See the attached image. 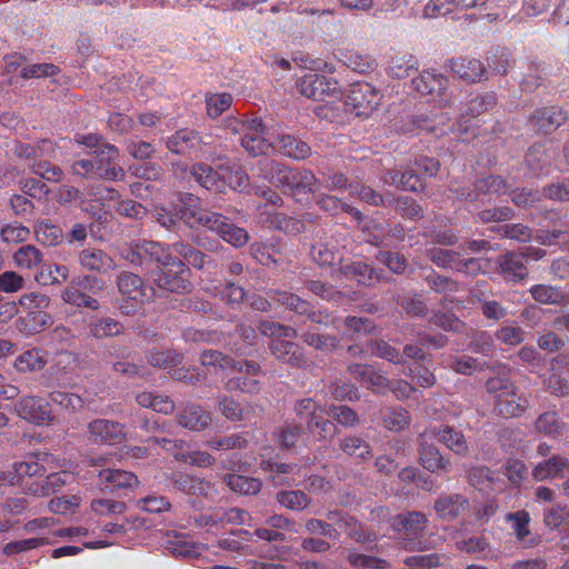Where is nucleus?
Segmentation results:
<instances>
[{"label": "nucleus", "mask_w": 569, "mask_h": 569, "mask_svg": "<svg viewBox=\"0 0 569 569\" xmlns=\"http://www.w3.org/2000/svg\"><path fill=\"white\" fill-rule=\"evenodd\" d=\"M303 284L309 292L325 301L341 303L346 299V293L338 290L331 283L323 282L321 280L307 279Z\"/></svg>", "instance_id": "37998d69"}, {"label": "nucleus", "mask_w": 569, "mask_h": 569, "mask_svg": "<svg viewBox=\"0 0 569 569\" xmlns=\"http://www.w3.org/2000/svg\"><path fill=\"white\" fill-rule=\"evenodd\" d=\"M531 297L539 303L561 305L565 301V295L556 287L547 284H535L529 290Z\"/></svg>", "instance_id": "e2e57ef3"}, {"label": "nucleus", "mask_w": 569, "mask_h": 569, "mask_svg": "<svg viewBox=\"0 0 569 569\" xmlns=\"http://www.w3.org/2000/svg\"><path fill=\"white\" fill-rule=\"evenodd\" d=\"M340 273L346 278L356 279L359 284L371 286L370 273L373 272V267L365 261H352L340 267Z\"/></svg>", "instance_id": "864d4df0"}, {"label": "nucleus", "mask_w": 569, "mask_h": 569, "mask_svg": "<svg viewBox=\"0 0 569 569\" xmlns=\"http://www.w3.org/2000/svg\"><path fill=\"white\" fill-rule=\"evenodd\" d=\"M535 428L539 433L558 438L562 435L565 423L559 419L557 412L546 411L538 416L535 421Z\"/></svg>", "instance_id": "3c124183"}, {"label": "nucleus", "mask_w": 569, "mask_h": 569, "mask_svg": "<svg viewBox=\"0 0 569 569\" xmlns=\"http://www.w3.org/2000/svg\"><path fill=\"white\" fill-rule=\"evenodd\" d=\"M246 432H237L223 437H212L207 441L208 447L214 450L243 449L248 446Z\"/></svg>", "instance_id": "bf43d9fd"}, {"label": "nucleus", "mask_w": 569, "mask_h": 569, "mask_svg": "<svg viewBox=\"0 0 569 569\" xmlns=\"http://www.w3.org/2000/svg\"><path fill=\"white\" fill-rule=\"evenodd\" d=\"M204 146L206 142L200 132L190 128L177 130L166 141V147L170 152L194 159L200 157Z\"/></svg>", "instance_id": "f8f14e48"}, {"label": "nucleus", "mask_w": 569, "mask_h": 569, "mask_svg": "<svg viewBox=\"0 0 569 569\" xmlns=\"http://www.w3.org/2000/svg\"><path fill=\"white\" fill-rule=\"evenodd\" d=\"M546 81V68L537 61H530L520 86L523 91L532 92L539 87L543 86Z\"/></svg>", "instance_id": "603ef678"}, {"label": "nucleus", "mask_w": 569, "mask_h": 569, "mask_svg": "<svg viewBox=\"0 0 569 569\" xmlns=\"http://www.w3.org/2000/svg\"><path fill=\"white\" fill-rule=\"evenodd\" d=\"M117 287L121 296L136 301H151L154 298V289L146 286L136 273L121 271L117 276Z\"/></svg>", "instance_id": "6ab92c4d"}, {"label": "nucleus", "mask_w": 569, "mask_h": 569, "mask_svg": "<svg viewBox=\"0 0 569 569\" xmlns=\"http://www.w3.org/2000/svg\"><path fill=\"white\" fill-rule=\"evenodd\" d=\"M518 387L515 386L511 391L505 392V395L493 402L495 412L503 418L520 417L529 407V399L519 395Z\"/></svg>", "instance_id": "5701e85b"}, {"label": "nucleus", "mask_w": 569, "mask_h": 569, "mask_svg": "<svg viewBox=\"0 0 569 569\" xmlns=\"http://www.w3.org/2000/svg\"><path fill=\"white\" fill-rule=\"evenodd\" d=\"M319 190V178L308 169H293L288 193L297 196L300 193L316 192Z\"/></svg>", "instance_id": "4c0bfd02"}, {"label": "nucleus", "mask_w": 569, "mask_h": 569, "mask_svg": "<svg viewBox=\"0 0 569 569\" xmlns=\"http://www.w3.org/2000/svg\"><path fill=\"white\" fill-rule=\"evenodd\" d=\"M340 450L350 458L363 462L372 457L370 443L359 436H346L339 440Z\"/></svg>", "instance_id": "c9c22d12"}, {"label": "nucleus", "mask_w": 569, "mask_h": 569, "mask_svg": "<svg viewBox=\"0 0 569 569\" xmlns=\"http://www.w3.org/2000/svg\"><path fill=\"white\" fill-rule=\"evenodd\" d=\"M418 69V62L412 56L392 57L389 66L388 73L392 78L403 79L410 76L411 71Z\"/></svg>", "instance_id": "0e129e2a"}, {"label": "nucleus", "mask_w": 569, "mask_h": 569, "mask_svg": "<svg viewBox=\"0 0 569 569\" xmlns=\"http://www.w3.org/2000/svg\"><path fill=\"white\" fill-rule=\"evenodd\" d=\"M328 519L336 521L339 527L348 533V536L357 542H372L376 536L372 532L363 530L362 525L352 516L335 510L329 511L327 515Z\"/></svg>", "instance_id": "7c9ffc66"}, {"label": "nucleus", "mask_w": 569, "mask_h": 569, "mask_svg": "<svg viewBox=\"0 0 569 569\" xmlns=\"http://www.w3.org/2000/svg\"><path fill=\"white\" fill-rule=\"evenodd\" d=\"M349 192L352 197H357L359 200L373 206V207H387V196L379 193L371 187L352 182L349 186Z\"/></svg>", "instance_id": "5fc2aeb1"}, {"label": "nucleus", "mask_w": 569, "mask_h": 569, "mask_svg": "<svg viewBox=\"0 0 569 569\" xmlns=\"http://www.w3.org/2000/svg\"><path fill=\"white\" fill-rule=\"evenodd\" d=\"M501 238L517 240L519 242H528L532 239L531 229L523 223H506L490 228Z\"/></svg>", "instance_id": "13d9d810"}, {"label": "nucleus", "mask_w": 569, "mask_h": 569, "mask_svg": "<svg viewBox=\"0 0 569 569\" xmlns=\"http://www.w3.org/2000/svg\"><path fill=\"white\" fill-rule=\"evenodd\" d=\"M415 91L421 94H437L445 97L449 86L448 78L440 73L423 71L411 81Z\"/></svg>", "instance_id": "2f4dec72"}, {"label": "nucleus", "mask_w": 569, "mask_h": 569, "mask_svg": "<svg viewBox=\"0 0 569 569\" xmlns=\"http://www.w3.org/2000/svg\"><path fill=\"white\" fill-rule=\"evenodd\" d=\"M14 411L21 419L37 426L50 425L54 419L50 402L38 396L21 397L14 403Z\"/></svg>", "instance_id": "9b49d317"}, {"label": "nucleus", "mask_w": 569, "mask_h": 569, "mask_svg": "<svg viewBox=\"0 0 569 569\" xmlns=\"http://www.w3.org/2000/svg\"><path fill=\"white\" fill-rule=\"evenodd\" d=\"M468 482L479 491L492 490L495 473L486 466H473L468 470Z\"/></svg>", "instance_id": "4d7b16f0"}, {"label": "nucleus", "mask_w": 569, "mask_h": 569, "mask_svg": "<svg viewBox=\"0 0 569 569\" xmlns=\"http://www.w3.org/2000/svg\"><path fill=\"white\" fill-rule=\"evenodd\" d=\"M12 483H17L28 491L30 482H36L46 473V468L39 462L38 456H28L24 460L14 462L12 466Z\"/></svg>", "instance_id": "4be33fe9"}, {"label": "nucleus", "mask_w": 569, "mask_h": 569, "mask_svg": "<svg viewBox=\"0 0 569 569\" xmlns=\"http://www.w3.org/2000/svg\"><path fill=\"white\" fill-rule=\"evenodd\" d=\"M34 232L37 240L47 247L57 246L63 239L62 229L51 223L49 220L39 222L36 226Z\"/></svg>", "instance_id": "6e6d98bb"}, {"label": "nucleus", "mask_w": 569, "mask_h": 569, "mask_svg": "<svg viewBox=\"0 0 569 569\" xmlns=\"http://www.w3.org/2000/svg\"><path fill=\"white\" fill-rule=\"evenodd\" d=\"M298 92L315 101L325 100L327 97L339 99L341 88L335 79L323 74L308 73L297 82Z\"/></svg>", "instance_id": "9d476101"}, {"label": "nucleus", "mask_w": 569, "mask_h": 569, "mask_svg": "<svg viewBox=\"0 0 569 569\" xmlns=\"http://www.w3.org/2000/svg\"><path fill=\"white\" fill-rule=\"evenodd\" d=\"M69 278V268L64 264H42L34 274V280L42 284H56Z\"/></svg>", "instance_id": "8fccbe9b"}, {"label": "nucleus", "mask_w": 569, "mask_h": 569, "mask_svg": "<svg viewBox=\"0 0 569 569\" xmlns=\"http://www.w3.org/2000/svg\"><path fill=\"white\" fill-rule=\"evenodd\" d=\"M497 103V96L493 92L476 93L467 101L461 117L477 118L492 111Z\"/></svg>", "instance_id": "e433bc0d"}, {"label": "nucleus", "mask_w": 569, "mask_h": 569, "mask_svg": "<svg viewBox=\"0 0 569 569\" xmlns=\"http://www.w3.org/2000/svg\"><path fill=\"white\" fill-rule=\"evenodd\" d=\"M191 176L202 188L217 193L224 192L223 166L213 169L202 162L194 163L191 168Z\"/></svg>", "instance_id": "cd10ccee"}, {"label": "nucleus", "mask_w": 569, "mask_h": 569, "mask_svg": "<svg viewBox=\"0 0 569 569\" xmlns=\"http://www.w3.org/2000/svg\"><path fill=\"white\" fill-rule=\"evenodd\" d=\"M199 226L216 232L221 239L236 248L247 244L250 238L246 229L233 224L226 216L206 209L197 219L196 227Z\"/></svg>", "instance_id": "20e7f679"}, {"label": "nucleus", "mask_w": 569, "mask_h": 569, "mask_svg": "<svg viewBox=\"0 0 569 569\" xmlns=\"http://www.w3.org/2000/svg\"><path fill=\"white\" fill-rule=\"evenodd\" d=\"M305 427L301 422L286 420L273 432V440L281 450L295 449L305 436Z\"/></svg>", "instance_id": "c85d7f7f"}, {"label": "nucleus", "mask_w": 569, "mask_h": 569, "mask_svg": "<svg viewBox=\"0 0 569 569\" xmlns=\"http://www.w3.org/2000/svg\"><path fill=\"white\" fill-rule=\"evenodd\" d=\"M310 257L320 268H331L341 262L337 248L323 242L311 246Z\"/></svg>", "instance_id": "de8ad7c7"}, {"label": "nucleus", "mask_w": 569, "mask_h": 569, "mask_svg": "<svg viewBox=\"0 0 569 569\" xmlns=\"http://www.w3.org/2000/svg\"><path fill=\"white\" fill-rule=\"evenodd\" d=\"M170 253V250L159 242L139 240L124 249L122 256L134 266L148 268L151 263L161 264Z\"/></svg>", "instance_id": "6e6552de"}, {"label": "nucleus", "mask_w": 569, "mask_h": 569, "mask_svg": "<svg viewBox=\"0 0 569 569\" xmlns=\"http://www.w3.org/2000/svg\"><path fill=\"white\" fill-rule=\"evenodd\" d=\"M170 249L176 254H179L188 264L192 266L196 269H203L209 266L212 259L194 248L192 244L183 241L173 242L170 246Z\"/></svg>", "instance_id": "58836bf2"}, {"label": "nucleus", "mask_w": 569, "mask_h": 569, "mask_svg": "<svg viewBox=\"0 0 569 569\" xmlns=\"http://www.w3.org/2000/svg\"><path fill=\"white\" fill-rule=\"evenodd\" d=\"M272 147L295 160H303L311 154L310 146L292 134H279Z\"/></svg>", "instance_id": "473e14b6"}, {"label": "nucleus", "mask_w": 569, "mask_h": 569, "mask_svg": "<svg viewBox=\"0 0 569 569\" xmlns=\"http://www.w3.org/2000/svg\"><path fill=\"white\" fill-rule=\"evenodd\" d=\"M450 192L456 194L459 200L475 202L481 196L500 194L507 191V182L500 176L489 174L487 177L478 178L472 188L460 187L457 183L450 184Z\"/></svg>", "instance_id": "1a4fd4ad"}, {"label": "nucleus", "mask_w": 569, "mask_h": 569, "mask_svg": "<svg viewBox=\"0 0 569 569\" xmlns=\"http://www.w3.org/2000/svg\"><path fill=\"white\" fill-rule=\"evenodd\" d=\"M446 559L442 553L431 552L407 557L403 563L409 569H435L442 566Z\"/></svg>", "instance_id": "680f3d73"}, {"label": "nucleus", "mask_w": 569, "mask_h": 569, "mask_svg": "<svg viewBox=\"0 0 569 569\" xmlns=\"http://www.w3.org/2000/svg\"><path fill=\"white\" fill-rule=\"evenodd\" d=\"M269 350L279 362L291 368H303L307 366L308 360L303 348L286 338L271 339Z\"/></svg>", "instance_id": "f3484780"}, {"label": "nucleus", "mask_w": 569, "mask_h": 569, "mask_svg": "<svg viewBox=\"0 0 569 569\" xmlns=\"http://www.w3.org/2000/svg\"><path fill=\"white\" fill-rule=\"evenodd\" d=\"M568 120V113L558 106L537 108L528 119L532 130L538 133L549 134L555 132Z\"/></svg>", "instance_id": "2eb2a0df"}, {"label": "nucleus", "mask_w": 569, "mask_h": 569, "mask_svg": "<svg viewBox=\"0 0 569 569\" xmlns=\"http://www.w3.org/2000/svg\"><path fill=\"white\" fill-rule=\"evenodd\" d=\"M268 297L283 306L287 310L295 312L298 316H303L312 323L327 325L329 321V315L326 311L316 310L315 306L307 299L300 296L282 291V290H270Z\"/></svg>", "instance_id": "423d86ee"}, {"label": "nucleus", "mask_w": 569, "mask_h": 569, "mask_svg": "<svg viewBox=\"0 0 569 569\" xmlns=\"http://www.w3.org/2000/svg\"><path fill=\"white\" fill-rule=\"evenodd\" d=\"M98 478L103 490L122 492L124 496L139 486V479L133 472L121 469H101L98 471Z\"/></svg>", "instance_id": "dca6fc26"}, {"label": "nucleus", "mask_w": 569, "mask_h": 569, "mask_svg": "<svg viewBox=\"0 0 569 569\" xmlns=\"http://www.w3.org/2000/svg\"><path fill=\"white\" fill-rule=\"evenodd\" d=\"M498 272L507 282H521L528 278L529 271L519 251H508L497 257Z\"/></svg>", "instance_id": "aec40b11"}, {"label": "nucleus", "mask_w": 569, "mask_h": 569, "mask_svg": "<svg viewBox=\"0 0 569 569\" xmlns=\"http://www.w3.org/2000/svg\"><path fill=\"white\" fill-rule=\"evenodd\" d=\"M382 426L389 431L399 432L407 429L411 422V416L402 407H387L380 411Z\"/></svg>", "instance_id": "ea45409f"}, {"label": "nucleus", "mask_w": 569, "mask_h": 569, "mask_svg": "<svg viewBox=\"0 0 569 569\" xmlns=\"http://www.w3.org/2000/svg\"><path fill=\"white\" fill-rule=\"evenodd\" d=\"M303 343L323 352L333 351L338 347V339L331 335H320L316 332L306 331L300 335Z\"/></svg>", "instance_id": "338daca9"}, {"label": "nucleus", "mask_w": 569, "mask_h": 569, "mask_svg": "<svg viewBox=\"0 0 569 569\" xmlns=\"http://www.w3.org/2000/svg\"><path fill=\"white\" fill-rule=\"evenodd\" d=\"M382 94L368 82H355L346 97V106L357 117H367L380 104Z\"/></svg>", "instance_id": "0eeeda50"}, {"label": "nucleus", "mask_w": 569, "mask_h": 569, "mask_svg": "<svg viewBox=\"0 0 569 569\" xmlns=\"http://www.w3.org/2000/svg\"><path fill=\"white\" fill-rule=\"evenodd\" d=\"M223 482L233 491L240 495H257L262 487L259 479L237 473H227Z\"/></svg>", "instance_id": "a18cd8bd"}, {"label": "nucleus", "mask_w": 569, "mask_h": 569, "mask_svg": "<svg viewBox=\"0 0 569 569\" xmlns=\"http://www.w3.org/2000/svg\"><path fill=\"white\" fill-rule=\"evenodd\" d=\"M190 276L186 262L170 253L153 272V282L159 290L184 295L192 290Z\"/></svg>", "instance_id": "f03ea898"}, {"label": "nucleus", "mask_w": 569, "mask_h": 569, "mask_svg": "<svg viewBox=\"0 0 569 569\" xmlns=\"http://www.w3.org/2000/svg\"><path fill=\"white\" fill-rule=\"evenodd\" d=\"M104 288V282L92 274H82L71 280V283L62 291V299L66 303L77 308H87L90 310H98L100 302L89 293L97 295Z\"/></svg>", "instance_id": "7ed1b4c3"}, {"label": "nucleus", "mask_w": 569, "mask_h": 569, "mask_svg": "<svg viewBox=\"0 0 569 569\" xmlns=\"http://www.w3.org/2000/svg\"><path fill=\"white\" fill-rule=\"evenodd\" d=\"M569 469V460L566 457L555 455L539 462L532 470V477L537 481L562 477V471Z\"/></svg>", "instance_id": "f704fd0d"}, {"label": "nucleus", "mask_w": 569, "mask_h": 569, "mask_svg": "<svg viewBox=\"0 0 569 569\" xmlns=\"http://www.w3.org/2000/svg\"><path fill=\"white\" fill-rule=\"evenodd\" d=\"M387 200V207H392L395 211L405 219L418 220L423 217V210L421 206L415 199L408 196L393 198L392 196L388 194Z\"/></svg>", "instance_id": "79ce46f5"}, {"label": "nucleus", "mask_w": 569, "mask_h": 569, "mask_svg": "<svg viewBox=\"0 0 569 569\" xmlns=\"http://www.w3.org/2000/svg\"><path fill=\"white\" fill-rule=\"evenodd\" d=\"M218 297L230 309L237 310L247 298V293L242 287L228 282L218 291Z\"/></svg>", "instance_id": "774afa93"}, {"label": "nucleus", "mask_w": 569, "mask_h": 569, "mask_svg": "<svg viewBox=\"0 0 569 569\" xmlns=\"http://www.w3.org/2000/svg\"><path fill=\"white\" fill-rule=\"evenodd\" d=\"M403 375L411 378L421 388H431L437 379L433 372L422 362H415L403 369Z\"/></svg>", "instance_id": "052dcab7"}, {"label": "nucleus", "mask_w": 569, "mask_h": 569, "mask_svg": "<svg viewBox=\"0 0 569 569\" xmlns=\"http://www.w3.org/2000/svg\"><path fill=\"white\" fill-rule=\"evenodd\" d=\"M428 519L420 511L398 515L392 523L396 531L402 533L400 548L408 552H423L432 548L429 539L423 537Z\"/></svg>", "instance_id": "f257e3e1"}, {"label": "nucleus", "mask_w": 569, "mask_h": 569, "mask_svg": "<svg viewBox=\"0 0 569 569\" xmlns=\"http://www.w3.org/2000/svg\"><path fill=\"white\" fill-rule=\"evenodd\" d=\"M447 67L459 79L468 83H477L481 81L486 73L483 63L475 58L458 57L448 60Z\"/></svg>", "instance_id": "b1692460"}, {"label": "nucleus", "mask_w": 569, "mask_h": 569, "mask_svg": "<svg viewBox=\"0 0 569 569\" xmlns=\"http://www.w3.org/2000/svg\"><path fill=\"white\" fill-rule=\"evenodd\" d=\"M82 269L97 273H107L116 268L113 258L102 249L84 248L78 253Z\"/></svg>", "instance_id": "a878e982"}, {"label": "nucleus", "mask_w": 569, "mask_h": 569, "mask_svg": "<svg viewBox=\"0 0 569 569\" xmlns=\"http://www.w3.org/2000/svg\"><path fill=\"white\" fill-rule=\"evenodd\" d=\"M433 507L439 518L452 521L469 509V500L460 493L443 495L435 501Z\"/></svg>", "instance_id": "bb28decb"}, {"label": "nucleus", "mask_w": 569, "mask_h": 569, "mask_svg": "<svg viewBox=\"0 0 569 569\" xmlns=\"http://www.w3.org/2000/svg\"><path fill=\"white\" fill-rule=\"evenodd\" d=\"M418 451L419 462L426 470L432 473L450 470L449 459L445 458L435 445L420 438Z\"/></svg>", "instance_id": "c756f323"}, {"label": "nucleus", "mask_w": 569, "mask_h": 569, "mask_svg": "<svg viewBox=\"0 0 569 569\" xmlns=\"http://www.w3.org/2000/svg\"><path fill=\"white\" fill-rule=\"evenodd\" d=\"M98 171V179L108 181H122L126 171L117 161L120 157L119 149L111 143H106L99 150L92 151Z\"/></svg>", "instance_id": "4468645a"}, {"label": "nucleus", "mask_w": 569, "mask_h": 569, "mask_svg": "<svg viewBox=\"0 0 569 569\" xmlns=\"http://www.w3.org/2000/svg\"><path fill=\"white\" fill-rule=\"evenodd\" d=\"M439 440L445 443L451 451L459 456H467L469 447L461 431L456 430L451 426H442L437 432Z\"/></svg>", "instance_id": "c03bdc74"}, {"label": "nucleus", "mask_w": 569, "mask_h": 569, "mask_svg": "<svg viewBox=\"0 0 569 569\" xmlns=\"http://www.w3.org/2000/svg\"><path fill=\"white\" fill-rule=\"evenodd\" d=\"M169 480L173 489L190 496L208 497L212 488L211 483L204 478L182 471L172 472Z\"/></svg>", "instance_id": "393cba45"}, {"label": "nucleus", "mask_w": 569, "mask_h": 569, "mask_svg": "<svg viewBox=\"0 0 569 569\" xmlns=\"http://www.w3.org/2000/svg\"><path fill=\"white\" fill-rule=\"evenodd\" d=\"M123 332L124 326L111 317L96 319L89 325V335L96 339L118 337Z\"/></svg>", "instance_id": "a19ab883"}, {"label": "nucleus", "mask_w": 569, "mask_h": 569, "mask_svg": "<svg viewBox=\"0 0 569 569\" xmlns=\"http://www.w3.org/2000/svg\"><path fill=\"white\" fill-rule=\"evenodd\" d=\"M276 501L292 511H303L311 503V499L302 490H280L276 493Z\"/></svg>", "instance_id": "09e8293b"}, {"label": "nucleus", "mask_w": 569, "mask_h": 569, "mask_svg": "<svg viewBox=\"0 0 569 569\" xmlns=\"http://www.w3.org/2000/svg\"><path fill=\"white\" fill-rule=\"evenodd\" d=\"M47 360L44 359L41 350L31 348L19 355L13 363L18 372L27 373L39 371L44 368Z\"/></svg>", "instance_id": "49530a36"}, {"label": "nucleus", "mask_w": 569, "mask_h": 569, "mask_svg": "<svg viewBox=\"0 0 569 569\" xmlns=\"http://www.w3.org/2000/svg\"><path fill=\"white\" fill-rule=\"evenodd\" d=\"M258 176L269 183L288 193L293 169L270 158H262L257 162Z\"/></svg>", "instance_id": "a211bd4d"}, {"label": "nucleus", "mask_w": 569, "mask_h": 569, "mask_svg": "<svg viewBox=\"0 0 569 569\" xmlns=\"http://www.w3.org/2000/svg\"><path fill=\"white\" fill-rule=\"evenodd\" d=\"M87 435L94 445H119L126 440V426L109 419L97 418L88 423Z\"/></svg>", "instance_id": "ddd939ff"}, {"label": "nucleus", "mask_w": 569, "mask_h": 569, "mask_svg": "<svg viewBox=\"0 0 569 569\" xmlns=\"http://www.w3.org/2000/svg\"><path fill=\"white\" fill-rule=\"evenodd\" d=\"M237 367L232 369L239 375L226 381V390L249 395L259 393L262 387L260 377L263 376L260 363L253 360H237Z\"/></svg>", "instance_id": "39448f33"}, {"label": "nucleus", "mask_w": 569, "mask_h": 569, "mask_svg": "<svg viewBox=\"0 0 569 569\" xmlns=\"http://www.w3.org/2000/svg\"><path fill=\"white\" fill-rule=\"evenodd\" d=\"M179 204L176 207L180 220L191 228L197 224V219L204 209L200 206L199 197L190 193L182 192L178 198Z\"/></svg>", "instance_id": "72a5a7b5"}, {"label": "nucleus", "mask_w": 569, "mask_h": 569, "mask_svg": "<svg viewBox=\"0 0 569 569\" xmlns=\"http://www.w3.org/2000/svg\"><path fill=\"white\" fill-rule=\"evenodd\" d=\"M13 260L19 268L32 269L42 262V253L37 247L24 244L16 251Z\"/></svg>", "instance_id": "69168bd1"}, {"label": "nucleus", "mask_w": 569, "mask_h": 569, "mask_svg": "<svg viewBox=\"0 0 569 569\" xmlns=\"http://www.w3.org/2000/svg\"><path fill=\"white\" fill-rule=\"evenodd\" d=\"M176 418L180 427L191 431L204 430L211 423L210 412L194 402L183 403Z\"/></svg>", "instance_id": "412c9836"}]
</instances>
